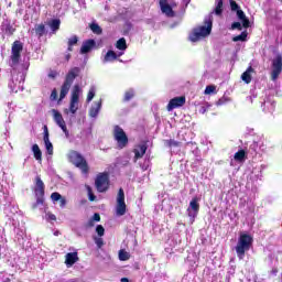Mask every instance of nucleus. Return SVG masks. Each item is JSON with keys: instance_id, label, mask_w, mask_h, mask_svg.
<instances>
[{"instance_id": "nucleus-1", "label": "nucleus", "mask_w": 282, "mask_h": 282, "mask_svg": "<svg viewBox=\"0 0 282 282\" xmlns=\"http://www.w3.org/2000/svg\"><path fill=\"white\" fill-rule=\"evenodd\" d=\"M21 52H23V42L14 41L11 47V55L9 58V66H11L12 79L9 83V88L13 94H17L19 89L23 91V83H25V75L28 74V69H30V62H24L21 65V70L17 72V66L21 61Z\"/></svg>"}, {"instance_id": "nucleus-2", "label": "nucleus", "mask_w": 282, "mask_h": 282, "mask_svg": "<svg viewBox=\"0 0 282 282\" xmlns=\"http://www.w3.org/2000/svg\"><path fill=\"white\" fill-rule=\"evenodd\" d=\"M210 32H213V12H209V17L205 18L203 25L195 26L192 30L188 39L192 43H197V41L210 36Z\"/></svg>"}, {"instance_id": "nucleus-3", "label": "nucleus", "mask_w": 282, "mask_h": 282, "mask_svg": "<svg viewBox=\"0 0 282 282\" xmlns=\"http://www.w3.org/2000/svg\"><path fill=\"white\" fill-rule=\"evenodd\" d=\"M34 193L36 200L31 205V208L36 210V208H41V206L45 205V183H43L40 175L35 176Z\"/></svg>"}, {"instance_id": "nucleus-4", "label": "nucleus", "mask_w": 282, "mask_h": 282, "mask_svg": "<svg viewBox=\"0 0 282 282\" xmlns=\"http://www.w3.org/2000/svg\"><path fill=\"white\" fill-rule=\"evenodd\" d=\"M253 238L250 234H240L236 245V253L238 259H243L246 252L252 248Z\"/></svg>"}, {"instance_id": "nucleus-5", "label": "nucleus", "mask_w": 282, "mask_h": 282, "mask_svg": "<svg viewBox=\"0 0 282 282\" xmlns=\"http://www.w3.org/2000/svg\"><path fill=\"white\" fill-rule=\"evenodd\" d=\"M78 74H80V68L74 67L72 68L65 77V80L61 87L59 100H64V98L69 94V89H72V85H74V80L78 78Z\"/></svg>"}, {"instance_id": "nucleus-6", "label": "nucleus", "mask_w": 282, "mask_h": 282, "mask_svg": "<svg viewBox=\"0 0 282 282\" xmlns=\"http://www.w3.org/2000/svg\"><path fill=\"white\" fill-rule=\"evenodd\" d=\"M68 162L70 164H74L77 169H80L82 173H89V164H87V160H85V156L80 154L78 151H70L68 153Z\"/></svg>"}, {"instance_id": "nucleus-7", "label": "nucleus", "mask_w": 282, "mask_h": 282, "mask_svg": "<svg viewBox=\"0 0 282 282\" xmlns=\"http://www.w3.org/2000/svg\"><path fill=\"white\" fill-rule=\"evenodd\" d=\"M80 94H83V88L78 84L73 87L72 96H70V104H69V111L73 116L78 111V101L80 100Z\"/></svg>"}, {"instance_id": "nucleus-8", "label": "nucleus", "mask_w": 282, "mask_h": 282, "mask_svg": "<svg viewBox=\"0 0 282 282\" xmlns=\"http://www.w3.org/2000/svg\"><path fill=\"white\" fill-rule=\"evenodd\" d=\"M113 137L119 149H124L129 144V137H127V132L120 126H115Z\"/></svg>"}, {"instance_id": "nucleus-9", "label": "nucleus", "mask_w": 282, "mask_h": 282, "mask_svg": "<svg viewBox=\"0 0 282 282\" xmlns=\"http://www.w3.org/2000/svg\"><path fill=\"white\" fill-rule=\"evenodd\" d=\"M159 6L162 14L167 19H173L175 17V12L173 11L175 2H173V0H159Z\"/></svg>"}, {"instance_id": "nucleus-10", "label": "nucleus", "mask_w": 282, "mask_h": 282, "mask_svg": "<svg viewBox=\"0 0 282 282\" xmlns=\"http://www.w3.org/2000/svg\"><path fill=\"white\" fill-rule=\"evenodd\" d=\"M95 186L98 193H107L109 189V174H99L95 180Z\"/></svg>"}, {"instance_id": "nucleus-11", "label": "nucleus", "mask_w": 282, "mask_h": 282, "mask_svg": "<svg viewBox=\"0 0 282 282\" xmlns=\"http://www.w3.org/2000/svg\"><path fill=\"white\" fill-rule=\"evenodd\" d=\"M127 213V203H124V189L119 188L117 195V206H116V215L117 217H122Z\"/></svg>"}, {"instance_id": "nucleus-12", "label": "nucleus", "mask_w": 282, "mask_h": 282, "mask_svg": "<svg viewBox=\"0 0 282 282\" xmlns=\"http://www.w3.org/2000/svg\"><path fill=\"white\" fill-rule=\"evenodd\" d=\"M198 214H199V199L197 197H194L189 202V206L187 208V215L189 217V224L195 223V218L197 217Z\"/></svg>"}, {"instance_id": "nucleus-13", "label": "nucleus", "mask_w": 282, "mask_h": 282, "mask_svg": "<svg viewBox=\"0 0 282 282\" xmlns=\"http://www.w3.org/2000/svg\"><path fill=\"white\" fill-rule=\"evenodd\" d=\"M272 73H271V78L273 82H276L279 79V76H281L282 72V55H278L273 61H272Z\"/></svg>"}, {"instance_id": "nucleus-14", "label": "nucleus", "mask_w": 282, "mask_h": 282, "mask_svg": "<svg viewBox=\"0 0 282 282\" xmlns=\"http://www.w3.org/2000/svg\"><path fill=\"white\" fill-rule=\"evenodd\" d=\"M249 151L252 153V155L261 154L263 151H265V143L263 142V139L254 140L250 147Z\"/></svg>"}, {"instance_id": "nucleus-15", "label": "nucleus", "mask_w": 282, "mask_h": 282, "mask_svg": "<svg viewBox=\"0 0 282 282\" xmlns=\"http://www.w3.org/2000/svg\"><path fill=\"white\" fill-rule=\"evenodd\" d=\"M186 105V97L180 96L172 98L167 104V111H173V109H177L180 107H184Z\"/></svg>"}, {"instance_id": "nucleus-16", "label": "nucleus", "mask_w": 282, "mask_h": 282, "mask_svg": "<svg viewBox=\"0 0 282 282\" xmlns=\"http://www.w3.org/2000/svg\"><path fill=\"white\" fill-rule=\"evenodd\" d=\"M44 144H45V149L48 153V155H54V145L51 143L50 141V130L47 129V126H44Z\"/></svg>"}, {"instance_id": "nucleus-17", "label": "nucleus", "mask_w": 282, "mask_h": 282, "mask_svg": "<svg viewBox=\"0 0 282 282\" xmlns=\"http://www.w3.org/2000/svg\"><path fill=\"white\" fill-rule=\"evenodd\" d=\"M15 31H17V29H14V26H12L10 21L4 20L2 22V24H1L2 36H12V34H14Z\"/></svg>"}, {"instance_id": "nucleus-18", "label": "nucleus", "mask_w": 282, "mask_h": 282, "mask_svg": "<svg viewBox=\"0 0 282 282\" xmlns=\"http://www.w3.org/2000/svg\"><path fill=\"white\" fill-rule=\"evenodd\" d=\"M96 47V40H86L80 47V54H89Z\"/></svg>"}, {"instance_id": "nucleus-19", "label": "nucleus", "mask_w": 282, "mask_h": 282, "mask_svg": "<svg viewBox=\"0 0 282 282\" xmlns=\"http://www.w3.org/2000/svg\"><path fill=\"white\" fill-rule=\"evenodd\" d=\"M252 74H254V68L249 66L246 72L242 73L240 78L243 83H246V85H250V83H252Z\"/></svg>"}, {"instance_id": "nucleus-20", "label": "nucleus", "mask_w": 282, "mask_h": 282, "mask_svg": "<svg viewBox=\"0 0 282 282\" xmlns=\"http://www.w3.org/2000/svg\"><path fill=\"white\" fill-rule=\"evenodd\" d=\"M52 113L54 122L59 127V129L66 126L65 119H63V115L58 110L52 109Z\"/></svg>"}, {"instance_id": "nucleus-21", "label": "nucleus", "mask_w": 282, "mask_h": 282, "mask_svg": "<svg viewBox=\"0 0 282 282\" xmlns=\"http://www.w3.org/2000/svg\"><path fill=\"white\" fill-rule=\"evenodd\" d=\"M100 109H102V99L99 101L95 102L94 106L89 109V117L90 118H98V113H100Z\"/></svg>"}, {"instance_id": "nucleus-22", "label": "nucleus", "mask_w": 282, "mask_h": 282, "mask_svg": "<svg viewBox=\"0 0 282 282\" xmlns=\"http://www.w3.org/2000/svg\"><path fill=\"white\" fill-rule=\"evenodd\" d=\"M76 261H78V252H68L66 254L65 264L68 268H72V265H74V263H76Z\"/></svg>"}, {"instance_id": "nucleus-23", "label": "nucleus", "mask_w": 282, "mask_h": 282, "mask_svg": "<svg viewBox=\"0 0 282 282\" xmlns=\"http://www.w3.org/2000/svg\"><path fill=\"white\" fill-rule=\"evenodd\" d=\"M144 153H147V143H142L137 149H134L135 160H140V158H143Z\"/></svg>"}, {"instance_id": "nucleus-24", "label": "nucleus", "mask_w": 282, "mask_h": 282, "mask_svg": "<svg viewBox=\"0 0 282 282\" xmlns=\"http://www.w3.org/2000/svg\"><path fill=\"white\" fill-rule=\"evenodd\" d=\"M118 58V54H116V52L113 51H108L105 55V57L102 58V63H112V61H116Z\"/></svg>"}, {"instance_id": "nucleus-25", "label": "nucleus", "mask_w": 282, "mask_h": 282, "mask_svg": "<svg viewBox=\"0 0 282 282\" xmlns=\"http://www.w3.org/2000/svg\"><path fill=\"white\" fill-rule=\"evenodd\" d=\"M32 152H33L35 160H37V162H42L43 152H41V148H39V144L35 143L32 145Z\"/></svg>"}, {"instance_id": "nucleus-26", "label": "nucleus", "mask_w": 282, "mask_h": 282, "mask_svg": "<svg viewBox=\"0 0 282 282\" xmlns=\"http://www.w3.org/2000/svg\"><path fill=\"white\" fill-rule=\"evenodd\" d=\"M214 14H216V17H221V14H224V0H216Z\"/></svg>"}, {"instance_id": "nucleus-27", "label": "nucleus", "mask_w": 282, "mask_h": 282, "mask_svg": "<svg viewBox=\"0 0 282 282\" xmlns=\"http://www.w3.org/2000/svg\"><path fill=\"white\" fill-rule=\"evenodd\" d=\"M265 107H267V111H269L270 113H272V111H274V101L270 100V98H267V100H264L262 102V109L263 111H265Z\"/></svg>"}, {"instance_id": "nucleus-28", "label": "nucleus", "mask_w": 282, "mask_h": 282, "mask_svg": "<svg viewBox=\"0 0 282 282\" xmlns=\"http://www.w3.org/2000/svg\"><path fill=\"white\" fill-rule=\"evenodd\" d=\"M52 32H58L61 30V19H53L48 22Z\"/></svg>"}, {"instance_id": "nucleus-29", "label": "nucleus", "mask_w": 282, "mask_h": 282, "mask_svg": "<svg viewBox=\"0 0 282 282\" xmlns=\"http://www.w3.org/2000/svg\"><path fill=\"white\" fill-rule=\"evenodd\" d=\"M268 263L270 268L279 265V256H276V253H270L268 257Z\"/></svg>"}, {"instance_id": "nucleus-30", "label": "nucleus", "mask_w": 282, "mask_h": 282, "mask_svg": "<svg viewBox=\"0 0 282 282\" xmlns=\"http://www.w3.org/2000/svg\"><path fill=\"white\" fill-rule=\"evenodd\" d=\"M117 50H120L121 52H124L127 50V40L124 37H121L116 43Z\"/></svg>"}, {"instance_id": "nucleus-31", "label": "nucleus", "mask_w": 282, "mask_h": 282, "mask_svg": "<svg viewBox=\"0 0 282 282\" xmlns=\"http://www.w3.org/2000/svg\"><path fill=\"white\" fill-rule=\"evenodd\" d=\"M78 43V37L76 35H72L69 39H68V52H72L74 48V45H76Z\"/></svg>"}, {"instance_id": "nucleus-32", "label": "nucleus", "mask_w": 282, "mask_h": 282, "mask_svg": "<svg viewBox=\"0 0 282 282\" xmlns=\"http://www.w3.org/2000/svg\"><path fill=\"white\" fill-rule=\"evenodd\" d=\"M234 160H236V162H243V160H246V151L240 150L236 152L234 155Z\"/></svg>"}, {"instance_id": "nucleus-33", "label": "nucleus", "mask_w": 282, "mask_h": 282, "mask_svg": "<svg viewBox=\"0 0 282 282\" xmlns=\"http://www.w3.org/2000/svg\"><path fill=\"white\" fill-rule=\"evenodd\" d=\"M35 34L41 39L45 34V24L35 25Z\"/></svg>"}, {"instance_id": "nucleus-34", "label": "nucleus", "mask_w": 282, "mask_h": 282, "mask_svg": "<svg viewBox=\"0 0 282 282\" xmlns=\"http://www.w3.org/2000/svg\"><path fill=\"white\" fill-rule=\"evenodd\" d=\"M90 30L94 34H102V28H100V25L96 22L90 24Z\"/></svg>"}, {"instance_id": "nucleus-35", "label": "nucleus", "mask_w": 282, "mask_h": 282, "mask_svg": "<svg viewBox=\"0 0 282 282\" xmlns=\"http://www.w3.org/2000/svg\"><path fill=\"white\" fill-rule=\"evenodd\" d=\"M96 96V86H91L89 91H88V96H87V102H91L94 100Z\"/></svg>"}, {"instance_id": "nucleus-36", "label": "nucleus", "mask_w": 282, "mask_h": 282, "mask_svg": "<svg viewBox=\"0 0 282 282\" xmlns=\"http://www.w3.org/2000/svg\"><path fill=\"white\" fill-rule=\"evenodd\" d=\"M165 147H169V149L177 148L180 147V142L174 139L165 140Z\"/></svg>"}, {"instance_id": "nucleus-37", "label": "nucleus", "mask_w": 282, "mask_h": 282, "mask_svg": "<svg viewBox=\"0 0 282 282\" xmlns=\"http://www.w3.org/2000/svg\"><path fill=\"white\" fill-rule=\"evenodd\" d=\"M135 96V91L133 89H129L128 91L124 93L123 100L124 102H129Z\"/></svg>"}, {"instance_id": "nucleus-38", "label": "nucleus", "mask_w": 282, "mask_h": 282, "mask_svg": "<svg viewBox=\"0 0 282 282\" xmlns=\"http://www.w3.org/2000/svg\"><path fill=\"white\" fill-rule=\"evenodd\" d=\"M86 191L88 193L89 202H96V195H94V191L91 189V186L87 185Z\"/></svg>"}, {"instance_id": "nucleus-39", "label": "nucleus", "mask_w": 282, "mask_h": 282, "mask_svg": "<svg viewBox=\"0 0 282 282\" xmlns=\"http://www.w3.org/2000/svg\"><path fill=\"white\" fill-rule=\"evenodd\" d=\"M119 261H129V252L124 250L119 251Z\"/></svg>"}, {"instance_id": "nucleus-40", "label": "nucleus", "mask_w": 282, "mask_h": 282, "mask_svg": "<svg viewBox=\"0 0 282 282\" xmlns=\"http://www.w3.org/2000/svg\"><path fill=\"white\" fill-rule=\"evenodd\" d=\"M96 226V223L90 218L86 224L83 225L84 230H91Z\"/></svg>"}, {"instance_id": "nucleus-41", "label": "nucleus", "mask_w": 282, "mask_h": 282, "mask_svg": "<svg viewBox=\"0 0 282 282\" xmlns=\"http://www.w3.org/2000/svg\"><path fill=\"white\" fill-rule=\"evenodd\" d=\"M246 39H248V33L242 32L240 35L235 36V37L232 39V41H234L235 43H237V42H239V41H246Z\"/></svg>"}, {"instance_id": "nucleus-42", "label": "nucleus", "mask_w": 282, "mask_h": 282, "mask_svg": "<svg viewBox=\"0 0 282 282\" xmlns=\"http://www.w3.org/2000/svg\"><path fill=\"white\" fill-rule=\"evenodd\" d=\"M94 241H95V243H96V246H97V248H102V246H105V240H102V238L101 237H95L94 238Z\"/></svg>"}, {"instance_id": "nucleus-43", "label": "nucleus", "mask_w": 282, "mask_h": 282, "mask_svg": "<svg viewBox=\"0 0 282 282\" xmlns=\"http://www.w3.org/2000/svg\"><path fill=\"white\" fill-rule=\"evenodd\" d=\"M96 232L98 237H105V227H102V225H97Z\"/></svg>"}, {"instance_id": "nucleus-44", "label": "nucleus", "mask_w": 282, "mask_h": 282, "mask_svg": "<svg viewBox=\"0 0 282 282\" xmlns=\"http://www.w3.org/2000/svg\"><path fill=\"white\" fill-rule=\"evenodd\" d=\"M62 198H63V196L58 192L52 193V195H51V199L53 202H61Z\"/></svg>"}, {"instance_id": "nucleus-45", "label": "nucleus", "mask_w": 282, "mask_h": 282, "mask_svg": "<svg viewBox=\"0 0 282 282\" xmlns=\"http://www.w3.org/2000/svg\"><path fill=\"white\" fill-rule=\"evenodd\" d=\"M229 3L232 12L241 10V8L235 2V0H230Z\"/></svg>"}, {"instance_id": "nucleus-46", "label": "nucleus", "mask_w": 282, "mask_h": 282, "mask_svg": "<svg viewBox=\"0 0 282 282\" xmlns=\"http://www.w3.org/2000/svg\"><path fill=\"white\" fill-rule=\"evenodd\" d=\"M50 100H52V102H54V100H58V91L56 90V88L52 90Z\"/></svg>"}, {"instance_id": "nucleus-47", "label": "nucleus", "mask_w": 282, "mask_h": 282, "mask_svg": "<svg viewBox=\"0 0 282 282\" xmlns=\"http://www.w3.org/2000/svg\"><path fill=\"white\" fill-rule=\"evenodd\" d=\"M45 219H46V221H56V215H54L52 213H46Z\"/></svg>"}, {"instance_id": "nucleus-48", "label": "nucleus", "mask_w": 282, "mask_h": 282, "mask_svg": "<svg viewBox=\"0 0 282 282\" xmlns=\"http://www.w3.org/2000/svg\"><path fill=\"white\" fill-rule=\"evenodd\" d=\"M131 30H133V24H131V22L126 23L124 34H129V32H131Z\"/></svg>"}, {"instance_id": "nucleus-49", "label": "nucleus", "mask_w": 282, "mask_h": 282, "mask_svg": "<svg viewBox=\"0 0 282 282\" xmlns=\"http://www.w3.org/2000/svg\"><path fill=\"white\" fill-rule=\"evenodd\" d=\"M237 17H238V19L241 21L242 19L246 18V13H243V10L238 9V11H237Z\"/></svg>"}, {"instance_id": "nucleus-50", "label": "nucleus", "mask_w": 282, "mask_h": 282, "mask_svg": "<svg viewBox=\"0 0 282 282\" xmlns=\"http://www.w3.org/2000/svg\"><path fill=\"white\" fill-rule=\"evenodd\" d=\"M205 96L213 94V85H208L204 91Z\"/></svg>"}, {"instance_id": "nucleus-51", "label": "nucleus", "mask_w": 282, "mask_h": 282, "mask_svg": "<svg viewBox=\"0 0 282 282\" xmlns=\"http://www.w3.org/2000/svg\"><path fill=\"white\" fill-rule=\"evenodd\" d=\"M231 30H241V23L240 22H234L231 24Z\"/></svg>"}, {"instance_id": "nucleus-52", "label": "nucleus", "mask_w": 282, "mask_h": 282, "mask_svg": "<svg viewBox=\"0 0 282 282\" xmlns=\"http://www.w3.org/2000/svg\"><path fill=\"white\" fill-rule=\"evenodd\" d=\"M208 109H210V105L202 106L199 108V113H206V111H208Z\"/></svg>"}, {"instance_id": "nucleus-53", "label": "nucleus", "mask_w": 282, "mask_h": 282, "mask_svg": "<svg viewBox=\"0 0 282 282\" xmlns=\"http://www.w3.org/2000/svg\"><path fill=\"white\" fill-rule=\"evenodd\" d=\"M271 274H272V276H276V274H279V268H278V265L271 267Z\"/></svg>"}, {"instance_id": "nucleus-54", "label": "nucleus", "mask_w": 282, "mask_h": 282, "mask_svg": "<svg viewBox=\"0 0 282 282\" xmlns=\"http://www.w3.org/2000/svg\"><path fill=\"white\" fill-rule=\"evenodd\" d=\"M241 21H242L243 28H250V20H248V18H245Z\"/></svg>"}, {"instance_id": "nucleus-55", "label": "nucleus", "mask_w": 282, "mask_h": 282, "mask_svg": "<svg viewBox=\"0 0 282 282\" xmlns=\"http://www.w3.org/2000/svg\"><path fill=\"white\" fill-rule=\"evenodd\" d=\"M61 129H62L63 133H65V137L69 138V130H67V124L66 126H62Z\"/></svg>"}, {"instance_id": "nucleus-56", "label": "nucleus", "mask_w": 282, "mask_h": 282, "mask_svg": "<svg viewBox=\"0 0 282 282\" xmlns=\"http://www.w3.org/2000/svg\"><path fill=\"white\" fill-rule=\"evenodd\" d=\"M56 76H58V72H56V70H51L50 73H48V78H56Z\"/></svg>"}, {"instance_id": "nucleus-57", "label": "nucleus", "mask_w": 282, "mask_h": 282, "mask_svg": "<svg viewBox=\"0 0 282 282\" xmlns=\"http://www.w3.org/2000/svg\"><path fill=\"white\" fill-rule=\"evenodd\" d=\"M91 220L96 221H100V214L95 213L94 216L90 218Z\"/></svg>"}, {"instance_id": "nucleus-58", "label": "nucleus", "mask_w": 282, "mask_h": 282, "mask_svg": "<svg viewBox=\"0 0 282 282\" xmlns=\"http://www.w3.org/2000/svg\"><path fill=\"white\" fill-rule=\"evenodd\" d=\"M225 102H226V99L221 98V99H219V100L216 102V105H217V107H219V106L224 105Z\"/></svg>"}, {"instance_id": "nucleus-59", "label": "nucleus", "mask_w": 282, "mask_h": 282, "mask_svg": "<svg viewBox=\"0 0 282 282\" xmlns=\"http://www.w3.org/2000/svg\"><path fill=\"white\" fill-rule=\"evenodd\" d=\"M59 202L62 208L65 207V204H67V200H65V198H61Z\"/></svg>"}, {"instance_id": "nucleus-60", "label": "nucleus", "mask_w": 282, "mask_h": 282, "mask_svg": "<svg viewBox=\"0 0 282 282\" xmlns=\"http://www.w3.org/2000/svg\"><path fill=\"white\" fill-rule=\"evenodd\" d=\"M254 98H257V95H251V96L247 97V100L252 102V100H254Z\"/></svg>"}, {"instance_id": "nucleus-61", "label": "nucleus", "mask_w": 282, "mask_h": 282, "mask_svg": "<svg viewBox=\"0 0 282 282\" xmlns=\"http://www.w3.org/2000/svg\"><path fill=\"white\" fill-rule=\"evenodd\" d=\"M185 262H186V263H189V265H193V263H195V262L191 261V256H188V257L186 258Z\"/></svg>"}, {"instance_id": "nucleus-62", "label": "nucleus", "mask_w": 282, "mask_h": 282, "mask_svg": "<svg viewBox=\"0 0 282 282\" xmlns=\"http://www.w3.org/2000/svg\"><path fill=\"white\" fill-rule=\"evenodd\" d=\"M121 282H129V278H121Z\"/></svg>"}, {"instance_id": "nucleus-63", "label": "nucleus", "mask_w": 282, "mask_h": 282, "mask_svg": "<svg viewBox=\"0 0 282 282\" xmlns=\"http://www.w3.org/2000/svg\"><path fill=\"white\" fill-rule=\"evenodd\" d=\"M185 7H188V3H191V0H184Z\"/></svg>"}, {"instance_id": "nucleus-64", "label": "nucleus", "mask_w": 282, "mask_h": 282, "mask_svg": "<svg viewBox=\"0 0 282 282\" xmlns=\"http://www.w3.org/2000/svg\"><path fill=\"white\" fill-rule=\"evenodd\" d=\"M59 235H61V231H58V230L54 231L55 237H58Z\"/></svg>"}]
</instances>
